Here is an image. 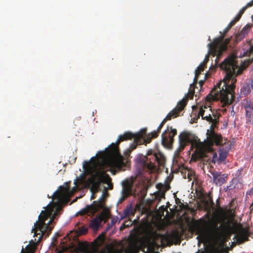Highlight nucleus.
<instances>
[{"instance_id":"obj_1","label":"nucleus","mask_w":253,"mask_h":253,"mask_svg":"<svg viewBox=\"0 0 253 253\" xmlns=\"http://www.w3.org/2000/svg\"><path fill=\"white\" fill-rule=\"evenodd\" d=\"M62 191H55L53 196L52 199L57 200V202H53L51 201L47 206V209L45 211H42L39 216L38 220L34 224V228L32 229L34 231L35 235L39 234L37 243L31 241L30 244L26 247V251H24V248H22L21 253H33L36 250L38 243L40 241L42 236L48 237L53 228L50 224L52 223L56 216L58 215V211L60 209V202L62 200L66 189L62 186H60Z\"/></svg>"},{"instance_id":"obj_2","label":"nucleus","mask_w":253,"mask_h":253,"mask_svg":"<svg viewBox=\"0 0 253 253\" xmlns=\"http://www.w3.org/2000/svg\"><path fill=\"white\" fill-rule=\"evenodd\" d=\"M202 220H193L190 226L192 232L198 235L199 243H208L210 244L209 253H221V223L218 228H207L202 224ZM201 253H206L202 251Z\"/></svg>"},{"instance_id":"obj_3","label":"nucleus","mask_w":253,"mask_h":253,"mask_svg":"<svg viewBox=\"0 0 253 253\" xmlns=\"http://www.w3.org/2000/svg\"><path fill=\"white\" fill-rule=\"evenodd\" d=\"M239 224L235 219L233 213L225 212L222 207V253L225 250L223 242L234 235L233 239L239 244H243L248 240L249 232L245 229L238 230Z\"/></svg>"},{"instance_id":"obj_4","label":"nucleus","mask_w":253,"mask_h":253,"mask_svg":"<svg viewBox=\"0 0 253 253\" xmlns=\"http://www.w3.org/2000/svg\"><path fill=\"white\" fill-rule=\"evenodd\" d=\"M136 134H133L130 132H126L123 135H120L117 142L112 143L106 150L101 152V157L106 158L104 163L107 166L113 168L120 169L126 166L124 158L119 152V145L121 142L133 139Z\"/></svg>"},{"instance_id":"obj_5","label":"nucleus","mask_w":253,"mask_h":253,"mask_svg":"<svg viewBox=\"0 0 253 253\" xmlns=\"http://www.w3.org/2000/svg\"><path fill=\"white\" fill-rule=\"evenodd\" d=\"M238 65L232 57H227L222 61V71L226 72L225 77L222 79V107L223 104L229 102L234 97L236 80L233 75Z\"/></svg>"},{"instance_id":"obj_6","label":"nucleus","mask_w":253,"mask_h":253,"mask_svg":"<svg viewBox=\"0 0 253 253\" xmlns=\"http://www.w3.org/2000/svg\"><path fill=\"white\" fill-rule=\"evenodd\" d=\"M218 118H214V120L211 123V125L210 129H208L207 132V142H200L196 143V150L194 154L192 155V158H194V154L196 155L195 160L198 159H201L207 156V153L212 151V146L215 144L216 145H221V136L214 131V129L217 126L218 123Z\"/></svg>"},{"instance_id":"obj_7","label":"nucleus","mask_w":253,"mask_h":253,"mask_svg":"<svg viewBox=\"0 0 253 253\" xmlns=\"http://www.w3.org/2000/svg\"><path fill=\"white\" fill-rule=\"evenodd\" d=\"M102 161L101 164L97 163L96 165L93 168L92 172L91 173L90 177L88 179L87 181L90 185V189L92 192H96L100 190V187L101 183H105L108 185V189L111 190L113 189V185L111 183V178L109 175L106 173L105 168H109L104 163L106 158L101 157ZM110 169H113L110 168ZM122 168L118 169H121ZM118 169V168H114Z\"/></svg>"},{"instance_id":"obj_8","label":"nucleus","mask_w":253,"mask_h":253,"mask_svg":"<svg viewBox=\"0 0 253 253\" xmlns=\"http://www.w3.org/2000/svg\"><path fill=\"white\" fill-rule=\"evenodd\" d=\"M208 54L206 56L204 61L197 68L201 71H204L207 67V63L209 60V56H216L215 62L216 65L221 69V63L219 60L221 57V35L214 40L212 42L208 44Z\"/></svg>"},{"instance_id":"obj_9","label":"nucleus","mask_w":253,"mask_h":253,"mask_svg":"<svg viewBox=\"0 0 253 253\" xmlns=\"http://www.w3.org/2000/svg\"><path fill=\"white\" fill-rule=\"evenodd\" d=\"M165 162V158L162 153H154L152 149L148 151L145 165L147 166L149 169L153 170L157 166H163Z\"/></svg>"},{"instance_id":"obj_10","label":"nucleus","mask_w":253,"mask_h":253,"mask_svg":"<svg viewBox=\"0 0 253 253\" xmlns=\"http://www.w3.org/2000/svg\"><path fill=\"white\" fill-rule=\"evenodd\" d=\"M104 197L101 198L98 201H94L90 205H87L85 208L82 209L79 213L81 215L94 214L100 209H103L104 207Z\"/></svg>"},{"instance_id":"obj_11","label":"nucleus","mask_w":253,"mask_h":253,"mask_svg":"<svg viewBox=\"0 0 253 253\" xmlns=\"http://www.w3.org/2000/svg\"><path fill=\"white\" fill-rule=\"evenodd\" d=\"M178 138L179 146L177 150L178 153L183 151L185 147L188 144L192 143V145L196 148V143L200 142V141H197L196 140L193 141L191 134L187 131L181 132L178 136Z\"/></svg>"},{"instance_id":"obj_12","label":"nucleus","mask_w":253,"mask_h":253,"mask_svg":"<svg viewBox=\"0 0 253 253\" xmlns=\"http://www.w3.org/2000/svg\"><path fill=\"white\" fill-rule=\"evenodd\" d=\"M177 134V130L172 126H168L162 134V142L164 145H172L174 142V137Z\"/></svg>"},{"instance_id":"obj_13","label":"nucleus","mask_w":253,"mask_h":253,"mask_svg":"<svg viewBox=\"0 0 253 253\" xmlns=\"http://www.w3.org/2000/svg\"><path fill=\"white\" fill-rule=\"evenodd\" d=\"M221 84V79H220L216 85L211 91L210 93L207 95V99L208 101L220 100L221 102V89L220 87Z\"/></svg>"},{"instance_id":"obj_14","label":"nucleus","mask_w":253,"mask_h":253,"mask_svg":"<svg viewBox=\"0 0 253 253\" xmlns=\"http://www.w3.org/2000/svg\"><path fill=\"white\" fill-rule=\"evenodd\" d=\"M241 17H235L234 19L231 21L226 27L222 31V53L228 50V48H231L232 45L229 42H227V39H224V37L227 33L230 30L232 27L235 24V23L239 20Z\"/></svg>"},{"instance_id":"obj_15","label":"nucleus","mask_w":253,"mask_h":253,"mask_svg":"<svg viewBox=\"0 0 253 253\" xmlns=\"http://www.w3.org/2000/svg\"><path fill=\"white\" fill-rule=\"evenodd\" d=\"M187 98H183L178 102L175 108L171 111L166 117L165 119L167 120H170L172 118H176L178 116V114L184 108L186 105Z\"/></svg>"},{"instance_id":"obj_16","label":"nucleus","mask_w":253,"mask_h":253,"mask_svg":"<svg viewBox=\"0 0 253 253\" xmlns=\"http://www.w3.org/2000/svg\"><path fill=\"white\" fill-rule=\"evenodd\" d=\"M234 144L235 141L222 138V166L226 164V158Z\"/></svg>"},{"instance_id":"obj_17","label":"nucleus","mask_w":253,"mask_h":253,"mask_svg":"<svg viewBox=\"0 0 253 253\" xmlns=\"http://www.w3.org/2000/svg\"><path fill=\"white\" fill-rule=\"evenodd\" d=\"M202 71H200L198 69H196L195 72V78L194 79L193 84H191L189 88L188 92L184 98H187V100L190 98L192 99L195 93V88L196 84H197L199 75Z\"/></svg>"},{"instance_id":"obj_18","label":"nucleus","mask_w":253,"mask_h":253,"mask_svg":"<svg viewBox=\"0 0 253 253\" xmlns=\"http://www.w3.org/2000/svg\"><path fill=\"white\" fill-rule=\"evenodd\" d=\"M146 132V129H143L139 133L136 134V136L135 137V141L136 143L139 144L146 145L147 143H149L152 139L150 135L148 134L147 137L145 138L144 136L145 135Z\"/></svg>"},{"instance_id":"obj_19","label":"nucleus","mask_w":253,"mask_h":253,"mask_svg":"<svg viewBox=\"0 0 253 253\" xmlns=\"http://www.w3.org/2000/svg\"><path fill=\"white\" fill-rule=\"evenodd\" d=\"M253 26L252 24L248 23L236 35V39L237 41H241L247 36L250 30L251 29Z\"/></svg>"},{"instance_id":"obj_20","label":"nucleus","mask_w":253,"mask_h":253,"mask_svg":"<svg viewBox=\"0 0 253 253\" xmlns=\"http://www.w3.org/2000/svg\"><path fill=\"white\" fill-rule=\"evenodd\" d=\"M105 215L100 214L96 216L93 218L90 223V227L93 230H97L98 229L101 222L104 220Z\"/></svg>"},{"instance_id":"obj_21","label":"nucleus","mask_w":253,"mask_h":253,"mask_svg":"<svg viewBox=\"0 0 253 253\" xmlns=\"http://www.w3.org/2000/svg\"><path fill=\"white\" fill-rule=\"evenodd\" d=\"M123 189L122 194L129 197L132 195V183L128 180H126L122 183Z\"/></svg>"},{"instance_id":"obj_22","label":"nucleus","mask_w":253,"mask_h":253,"mask_svg":"<svg viewBox=\"0 0 253 253\" xmlns=\"http://www.w3.org/2000/svg\"><path fill=\"white\" fill-rule=\"evenodd\" d=\"M245 109V115H253V103L251 100H246L244 104Z\"/></svg>"},{"instance_id":"obj_23","label":"nucleus","mask_w":253,"mask_h":253,"mask_svg":"<svg viewBox=\"0 0 253 253\" xmlns=\"http://www.w3.org/2000/svg\"><path fill=\"white\" fill-rule=\"evenodd\" d=\"M234 179H233L230 182V184L227 185L226 187L224 188V190L225 192L227 193V196H229L233 192H234V189L236 185L234 183Z\"/></svg>"},{"instance_id":"obj_24","label":"nucleus","mask_w":253,"mask_h":253,"mask_svg":"<svg viewBox=\"0 0 253 253\" xmlns=\"http://www.w3.org/2000/svg\"><path fill=\"white\" fill-rule=\"evenodd\" d=\"M252 87L250 86V83L245 84L240 89L241 93L244 96H246L251 92Z\"/></svg>"},{"instance_id":"obj_25","label":"nucleus","mask_w":253,"mask_h":253,"mask_svg":"<svg viewBox=\"0 0 253 253\" xmlns=\"http://www.w3.org/2000/svg\"><path fill=\"white\" fill-rule=\"evenodd\" d=\"M211 173L213 176L214 183L216 185L220 186L221 185V175L220 173L215 171H213Z\"/></svg>"},{"instance_id":"obj_26","label":"nucleus","mask_w":253,"mask_h":253,"mask_svg":"<svg viewBox=\"0 0 253 253\" xmlns=\"http://www.w3.org/2000/svg\"><path fill=\"white\" fill-rule=\"evenodd\" d=\"M133 215L134 212L131 206L127 207L126 209L124 210L122 215H121V218L124 219L130 215Z\"/></svg>"},{"instance_id":"obj_27","label":"nucleus","mask_w":253,"mask_h":253,"mask_svg":"<svg viewBox=\"0 0 253 253\" xmlns=\"http://www.w3.org/2000/svg\"><path fill=\"white\" fill-rule=\"evenodd\" d=\"M218 154L219 157H218L216 153H213L212 159V163L214 164L217 163L218 165L221 164V149L220 148H219L218 150Z\"/></svg>"},{"instance_id":"obj_28","label":"nucleus","mask_w":253,"mask_h":253,"mask_svg":"<svg viewBox=\"0 0 253 253\" xmlns=\"http://www.w3.org/2000/svg\"><path fill=\"white\" fill-rule=\"evenodd\" d=\"M247 48H243L244 54H247L248 56H250L253 53V45L251 44L247 45Z\"/></svg>"},{"instance_id":"obj_29","label":"nucleus","mask_w":253,"mask_h":253,"mask_svg":"<svg viewBox=\"0 0 253 253\" xmlns=\"http://www.w3.org/2000/svg\"><path fill=\"white\" fill-rule=\"evenodd\" d=\"M253 5V0H252L249 2H248L246 5L243 7L239 12V13L236 15V16H242L244 14L245 11L249 7H251Z\"/></svg>"},{"instance_id":"obj_30","label":"nucleus","mask_w":253,"mask_h":253,"mask_svg":"<svg viewBox=\"0 0 253 253\" xmlns=\"http://www.w3.org/2000/svg\"><path fill=\"white\" fill-rule=\"evenodd\" d=\"M98 253H119L117 251L111 247H106Z\"/></svg>"},{"instance_id":"obj_31","label":"nucleus","mask_w":253,"mask_h":253,"mask_svg":"<svg viewBox=\"0 0 253 253\" xmlns=\"http://www.w3.org/2000/svg\"><path fill=\"white\" fill-rule=\"evenodd\" d=\"M96 246L100 247L104 242V237L103 235H99L95 240Z\"/></svg>"},{"instance_id":"obj_32","label":"nucleus","mask_w":253,"mask_h":253,"mask_svg":"<svg viewBox=\"0 0 253 253\" xmlns=\"http://www.w3.org/2000/svg\"><path fill=\"white\" fill-rule=\"evenodd\" d=\"M219 198H218L217 201V211H218V221L219 222H221V207L220 206L219 203Z\"/></svg>"},{"instance_id":"obj_33","label":"nucleus","mask_w":253,"mask_h":253,"mask_svg":"<svg viewBox=\"0 0 253 253\" xmlns=\"http://www.w3.org/2000/svg\"><path fill=\"white\" fill-rule=\"evenodd\" d=\"M87 232H88V229H87V228L85 227V226H82V227L79 228L78 234L80 235H85L87 233Z\"/></svg>"},{"instance_id":"obj_34","label":"nucleus","mask_w":253,"mask_h":253,"mask_svg":"<svg viewBox=\"0 0 253 253\" xmlns=\"http://www.w3.org/2000/svg\"><path fill=\"white\" fill-rule=\"evenodd\" d=\"M246 123L253 124V118L252 115H245Z\"/></svg>"},{"instance_id":"obj_35","label":"nucleus","mask_w":253,"mask_h":253,"mask_svg":"<svg viewBox=\"0 0 253 253\" xmlns=\"http://www.w3.org/2000/svg\"><path fill=\"white\" fill-rule=\"evenodd\" d=\"M70 246V244H67V243H66V245L63 247L62 249L61 250L58 251L56 253H64V252L68 250Z\"/></svg>"},{"instance_id":"obj_36","label":"nucleus","mask_w":253,"mask_h":253,"mask_svg":"<svg viewBox=\"0 0 253 253\" xmlns=\"http://www.w3.org/2000/svg\"><path fill=\"white\" fill-rule=\"evenodd\" d=\"M203 120H206L207 121L211 123V122L213 121L214 120V119L212 118L211 116V115L210 114H209L208 115H207L206 116H204V118H202Z\"/></svg>"},{"instance_id":"obj_37","label":"nucleus","mask_w":253,"mask_h":253,"mask_svg":"<svg viewBox=\"0 0 253 253\" xmlns=\"http://www.w3.org/2000/svg\"><path fill=\"white\" fill-rule=\"evenodd\" d=\"M160 132V131H158V130L157 129V130H155L149 134L152 138H155L158 136V134Z\"/></svg>"},{"instance_id":"obj_38","label":"nucleus","mask_w":253,"mask_h":253,"mask_svg":"<svg viewBox=\"0 0 253 253\" xmlns=\"http://www.w3.org/2000/svg\"><path fill=\"white\" fill-rule=\"evenodd\" d=\"M139 145L135 142V140H134V142L130 146L129 150L130 151H133L135 149H136L137 145Z\"/></svg>"},{"instance_id":"obj_39","label":"nucleus","mask_w":253,"mask_h":253,"mask_svg":"<svg viewBox=\"0 0 253 253\" xmlns=\"http://www.w3.org/2000/svg\"><path fill=\"white\" fill-rule=\"evenodd\" d=\"M128 197V196H126V195H124V194H122V196L120 198V199L118 201V204H121L124 201H125L127 198Z\"/></svg>"},{"instance_id":"obj_40","label":"nucleus","mask_w":253,"mask_h":253,"mask_svg":"<svg viewBox=\"0 0 253 253\" xmlns=\"http://www.w3.org/2000/svg\"><path fill=\"white\" fill-rule=\"evenodd\" d=\"M205 111L203 107H201L199 112V116H201L202 118H204V116H205Z\"/></svg>"},{"instance_id":"obj_41","label":"nucleus","mask_w":253,"mask_h":253,"mask_svg":"<svg viewBox=\"0 0 253 253\" xmlns=\"http://www.w3.org/2000/svg\"><path fill=\"white\" fill-rule=\"evenodd\" d=\"M205 206L206 207V209H208L209 208V207L210 206V205L211 204V206H212V205H213V203L212 202V201H206L205 202Z\"/></svg>"},{"instance_id":"obj_42","label":"nucleus","mask_w":253,"mask_h":253,"mask_svg":"<svg viewBox=\"0 0 253 253\" xmlns=\"http://www.w3.org/2000/svg\"><path fill=\"white\" fill-rule=\"evenodd\" d=\"M227 176V174H222V184L225 181V178H226Z\"/></svg>"},{"instance_id":"obj_43","label":"nucleus","mask_w":253,"mask_h":253,"mask_svg":"<svg viewBox=\"0 0 253 253\" xmlns=\"http://www.w3.org/2000/svg\"><path fill=\"white\" fill-rule=\"evenodd\" d=\"M205 81L204 80H201L199 81V84L200 85L201 88L202 87L203 84H204Z\"/></svg>"},{"instance_id":"obj_44","label":"nucleus","mask_w":253,"mask_h":253,"mask_svg":"<svg viewBox=\"0 0 253 253\" xmlns=\"http://www.w3.org/2000/svg\"><path fill=\"white\" fill-rule=\"evenodd\" d=\"M163 126H164V125H163L162 124H160L157 128L158 131H161V130L162 128L163 127Z\"/></svg>"},{"instance_id":"obj_45","label":"nucleus","mask_w":253,"mask_h":253,"mask_svg":"<svg viewBox=\"0 0 253 253\" xmlns=\"http://www.w3.org/2000/svg\"><path fill=\"white\" fill-rule=\"evenodd\" d=\"M245 56H248L247 55V54H244V51L243 52L240 53V58H243Z\"/></svg>"},{"instance_id":"obj_46","label":"nucleus","mask_w":253,"mask_h":253,"mask_svg":"<svg viewBox=\"0 0 253 253\" xmlns=\"http://www.w3.org/2000/svg\"><path fill=\"white\" fill-rule=\"evenodd\" d=\"M249 83L250 84V86L253 89V78L251 80V82Z\"/></svg>"},{"instance_id":"obj_47","label":"nucleus","mask_w":253,"mask_h":253,"mask_svg":"<svg viewBox=\"0 0 253 253\" xmlns=\"http://www.w3.org/2000/svg\"><path fill=\"white\" fill-rule=\"evenodd\" d=\"M167 120L165 118L163 121L162 122H161V124H162L163 125H164L165 124V123L167 122Z\"/></svg>"},{"instance_id":"obj_48","label":"nucleus","mask_w":253,"mask_h":253,"mask_svg":"<svg viewBox=\"0 0 253 253\" xmlns=\"http://www.w3.org/2000/svg\"><path fill=\"white\" fill-rule=\"evenodd\" d=\"M249 194H250V195H251V194H252V195H253V188H252L250 189V191H249Z\"/></svg>"},{"instance_id":"obj_49","label":"nucleus","mask_w":253,"mask_h":253,"mask_svg":"<svg viewBox=\"0 0 253 253\" xmlns=\"http://www.w3.org/2000/svg\"><path fill=\"white\" fill-rule=\"evenodd\" d=\"M66 237H67V238H69L70 241H71V242L72 241L71 237H69V235H67L66 236V237H65V239H66Z\"/></svg>"},{"instance_id":"obj_50","label":"nucleus","mask_w":253,"mask_h":253,"mask_svg":"<svg viewBox=\"0 0 253 253\" xmlns=\"http://www.w3.org/2000/svg\"><path fill=\"white\" fill-rule=\"evenodd\" d=\"M165 196V193L162 192V193H161V197H164Z\"/></svg>"},{"instance_id":"obj_51","label":"nucleus","mask_w":253,"mask_h":253,"mask_svg":"<svg viewBox=\"0 0 253 253\" xmlns=\"http://www.w3.org/2000/svg\"><path fill=\"white\" fill-rule=\"evenodd\" d=\"M227 123H225V124H223L222 125V126H223L222 128H223V127H226V126H227Z\"/></svg>"},{"instance_id":"obj_52","label":"nucleus","mask_w":253,"mask_h":253,"mask_svg":"<svg viewBox=\"0 0 253 253\" xmlns=\"http://www.w3.org/2000/svg\"><path fill=\"white\" fill-rule=\"evenodd\" d=\"M235 112L232 110V111L231 112V115L233 116L235 114Z\"/></svg>"},{"instance_id":"obj_53","label":"nucleus","mask_w":253,"mask_h":253,"mask_svg":"<svg viewBox=\"0 0 253 253\" xmlns=\"http://www.w3.org/2000/svg\"><path fill=\"white\" fill-rule=\"evenodd\" d=\"M252 61H253V57L252 58ZM252 70L253 71V65H252Z\"/></svg>"},{"instance_id":"obj_54","label":"nucleus","mask_w":253,"mask_h":253,"mask_svg":"<svg viewBox=\"0 0 253 253\" xmlns=\"http://www.w3.org/2000/svg\"><path fill=\"white\" fill-rule=\"evenodd\" d=\"M94 198L93 196V195H92V196H91V199H94Z\"/></svg>"},{"instance_id":"obj_55","label":"nucleus","mask_w":253,"mask_h":253,"mask_svg":"<svg viewBox=\"0 0 253 253\" xmlns=\"http://www.w3.org/2000/svg\"><path fill=\"white\" fill-rule=\"evenodd\" d=\"M62 243H63V244H65V242H64V241H62Z\"/></svg>"},{"instance_id":"obj_56","label":"nucleus","mask_w":253,"mask_h":253,"mask_svg":"<svg viewBox=\"0 0 253 253\" xmlns=\"http://www.w3.org/2000/svg\"><path fill=\"white\" fill-rule=\"evenodd\" d=\"M221 188H219V191L220 192V191H221Z\"/></svg>"},{"instance_id":"obj_57","label":"nucleus","mask_w":253,"mask_h":253,"mask_svg":"<svg viewBox=\"0 0 253 253\" xmlns=\"http://www.w3.org/2000/svg\"><path fill=\"white\" fill-rule=\"evenodd\" d=\"M86 163L88 165L89 164V163L88 162H86Z\"/></svg>"},{"instance_id":"obj_58","label":"nucleus","mask_w":253,"mask_h":253,"mask_svg":"<svg viewBox=\"0 0 253 253\" xmlns=\"http://www.w3.org/2000/svg\"><path fill=\"white\" fill-rule=\"evenodd\" d=\"M204 108H207V107L206 106H204Z\"/></svg>"},{"instance_id":"obj_59","label":"nucleus","mask_w":253,"mask_h":253,"mask_svg":"<svg viewBox=\"0 0 253 253\" xmlns=\"http://www.w3.org/2000/svg\"><path fill=\"white\" fill-rule=\"evenodd\" d=\"M251 17H252V20L253 21V16Z\"/></svg>"},{"instance_id":"obj_60","label":"nucleus","mask_w":253,"mask_h":253,"mask_svg":"<svg viewBox=\"0 0 253 253\" xmlns=\"http://www.w3.org/2000/svg\"><path fill=\"white\" fill-rule=\"evenodd\" d=\"M252 16H253V14Z\"/></svg>"}]
</instances>
